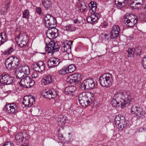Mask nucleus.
Wrapping results in <instances>:
<instances>
[{
  "mask_svg": "<svg viewBox=\"0 0 146 146\" xmlns=\"http://www.w3.org/2000/svg\"><path fill=\"white\" fill-rule=\"evenodd\" d=\"M134 18L130 19L125 18V23L127 27H131L133 26L137 22V17L133 16Z\"/></svg>",
  "mask_w": 146,
  "mask_h": 146,
  "instance_id": "obj_18",
  "label": "nucleus"
},
{
  "mask_svg": "<svg viewBox=\"0 0 146 146\" xmlns=\"http://www.w3.org/2000/svg\"><path fill=\"white\" fill-rule=\"evenodd\" d=\"M89 7L90 9V8L94 7H97V4L95 2H91L90 4L89 5Z\"/></svg>",
  "mask_w": 146,
  "mask_h": 146,
  "instance_id": "obj_49",
  "label": "nucleus"
},
{
  "mask_svg": "<svg viewBox=\"0 0 146 146\" xmlns=\"http://www.w3.org/2000/svg\"><path fill=\"white\" fill-rule=\"evenodd\" d=\"M17 43L20 47L25 46L28 42V36L25 34H20L17 37Z\"/></svg>",
  "mask_w": 146,
  "mask_h": 146,
  "instance_id": "obj_10",
  "label": "nucleus"
},
{
  "mask_svg": "<svg viewBox=\"0 0 146 146\" xmlns=\"http://www.w3.org/2000/svg\"><path fill=\"white\" fill-rule=\"evenodd\" d=\"M65 30L66 31H73L74 30L73 28V25L71 24H69L65 27Z\"/></svg>",
  "mask_w": 146,
  "mask_h": 146,
  "instance_id": "obj_40",
  "label": "nucleus"
},
{
  "mask_svg": "<svg viewBox=\"0 0 146 146\" xmlns=\"http://www.w3.org/2000/svg\"><path fill=\"white\" fill-rule=\"evenodd\" d=\"M121 98L124 102L121 103L122 107H125L126 104H129L131 102H133V99L132 97L130 92L129 91H124L121 93Z\"/></svg>",
  "mask_w": 146,
  "mask_h": 146,
  "instance_id": "obj_5",
  "label": "nucleus"
},
{
  "mask_svg": "<svg viewBox=\"0 0 146 146\" xmlns=\"http://www.w3.org/2000/svg\"><path fill=\"white\" fill-rule=\"evenodd\" d=\"M76 89V87L74 86H68L64 90V93L69 96H73L74 94V91Z\"/></svg>",
  "mask_w": 146,
  "mask_h": 146,
  "instance_id": "obj_21",
  "label": "nucleus"
},
{
  "mask_svg": "<svg viewBox=\"0 0 146 146\" xmlns=\"http://www.w3.org/2000/svg\"><path fill=\"white\" fill-rule=\"evenodd\" d=\"M95 85V83L92 78L87 79L84 80L81 84L82 88L88 90L93 88Z\"/></svg>",
  "mask_w": 146,
  "mask_h": 146,
  "instance_id": "obj_8",
  "label": "nucleus"
},
{
  "mask_svg": "<svg viewBox=\"0 0 146 146\" xmlns=\"http://www.w3.org/2000/svg\"><path fill=\"white\" fill-rule=\"evenodd\" d=\"M10 104V105L11 106H13V108H14L15 109H17V106H16L15 104L14 103H11L10 104Z\"/></svg>",
  "mask_w": 146,
  "mask_h": 146,
  "instance_id": "obj_59",
  "label": "nucleus"
},
{
  "mask_svg": "<svg viewBox=\"0 0 146 146\" xmlns=\"http://www.w3.org/2000/svg\"><path fill=\"white\" fill-rule=\"evenodd\" d=\"M19 70L23 73L25 75H29L30 73V69L29 67L26 65H22L19 68Z\"/></svg>",
  "mask_w": 146,
  "mask_h": 146,
  "instance_id": "obj_24",
  "label": "nucleus"
},
{
  "mask_svg": "<svg viewBox=\"0 0 146 146\" xmlns=\"http://www.w3.org/2000/svg\"><path fill=\"white\" fill-rule=\"evenodd\" d=\"M135 51V48H129L127 50V52H128V57H133Z\"/></svg>",
  "mask_w": 146,
  "mask_h": 146,
  "instance_id": "obj_32",
  "label": "nucleus"
},
{
  "mask_svg": "<svg viewBox=\"0 0 146 146\" xmlns=\"http://www.w3.org/2000/svg\"><path fill=\"white\" fill-rule=\"evenodd\" d=\"M102 35H103V36H102L103 37V39L106 41L109 40L110 38H112L111 37V35H110L109 34H102Z\"/></svg>",
  "mask_w": 146,
  "mask_h": 146,
  "instance_id": "obj_38",
  "label": "nucleus"
},
{
  "mask_svg": "<svg viewBox=\"0 0 146 146\" xmlns=\"http://www.w3.org/2000/svg\"><path fill=\"white\" fill-rule=\"evenodd\" d=\"M22 104L23 105H24L26 107H31V106L30 105V104H29V102H28V101H27V100H25V101L24 100V98L23 99V102Z\"/></svg>",
  "mask_w": 146,
  "mask_h": 146,
  "instance_id": "obj_45",
  "label": "nucleus"
},
{
  "mask_svg": "<svg viewBox=\"0 0 146 146\" xmlns=\"http://www.w3.org/2000/svg\"><path fill=\"white\" fill-rule=\"evenodd\" d=\"M135 53L137 55H139L141 51V47H138L135 49Z\"/></svg>",
  "mask_w": 146,
  "mask_h": 146,
  "instance_id": "obj_44",
  "label": "nucleus"
},
{
  "mask_svg": "<svg viewBox=\"0 0 146 146\" xmlns=\"http://www.w3.org/2000/svg\"><path fill=\"white\" fill-rule=\"evenodd\" d=\"M32 111L35 113H38L39 111V109L37 107H33L31 108Z\"/></svg>",
  "mask_w": 146,
  "mask_h": 146,
  "instance_id": "obj_47",
  "label": "nucleus"
},
{
  "mask_svg": "<svg viewBox=\"0 0 146 146\" xmlns=\"http://www.w3.org/2000/svg\"><path fill=\"white\" fill-rule=\"evenodd\" d=\"M15 73L16 74V78L21 79L24 76V75H25L24 73L21 72L19 70L18 71L16 70L15 71Z\"/></svg>",
  "mask_w": 146,
  "mask_h": 146,
  "instance_id": "obj_33",
  "label": "nucleus"
},
{
  "mask_svg": "<svg viewBox=\"0 0 146 146\" xmlns=\"http://www.w3.org/2000/svg\"><path fill=\"white\" fill-rule=\"evenodd\" d=\"M6 7V9L7 10V9H8L9 8V3H8L5 6Z\"/></svg>",
  "mask_w": 146,
  "mask_h": 146,
  "instance_id": "obj_60",
  "label": "nucleus"
},
{
  "mask_svg": "<svg viewBox=\"0 0 146 146\" xmlns=\"http://www.w3.org/2000/svg\"><path fill=\"white\" fill-rule=\"evenodd\" d=\"M19 84L21 86L28 88L33 86L35 82L30 77L26 76L21 79Z\"/></svg>",
  "mask_w": 146,
  "mask_h": 146,
  "instance_id": "obj_6",
  "label": "nucleus"
},
{
  "mask_svg": "<svg viewBox=\"0 0 146 146\" xmlns=\"http://www.w3.org/2000/svg\"><path fill=\"white\" fill-rule=\"evenodd\" d=\"M24 100L25 101V100L28 101V102H29L30 104V105L31 107L32 105L35 104V97L33 96L32 97L31 95L26 96L24 98Z\"/></svg>",
  "mask_w": 146,
  "mask_h": 146,
  "instance_id": "obj_27",
  "label": "nucleus"
},
{
  "mask_svg": "<svg viewBox=\"0 0 146 146\" xmlns=\"http://www.w3.org/2000/svg\"><path fill=\"white\" fill-rule=\"evenodd\" d=\"M113 79L111 75L109 73H106L100 77L99 81L100 85L103 87H108L112 84Z\"/></svg>",
  "mask_w": 146,
  "mask_h": 146,
  "instance_id": "obj_3",
  "label": "nucleus"
},
{
  "mask_svg": "<svg viewBox=\"0 0 146 146\" xmlns=\"http://www.w3.org/2000/svg\"><path fill=\"white\" fill-rule=\"evenodd\" d=\"M115 4L118 7L121 9L126 6L127 1L126 0H115Z\"/></svg>",
  "mask_w": 146,
  "mask_h": 146,
  "instance_id": "obj_23",
  "label": "nucleus"
},
{
  "mask_svg": "<svg viewBox=\"0 0 146 146\" xmlns=\"http://www.w3.org/2000/svg\"><path fill=\"white\" fill-rule=\"evenodd\" d=\"M3 146H13V143H11L9 142H7L5 143V144Z\"/></svg>",
  "mask_w": 146,
  "mask_h": 146,
  "instance_id": "obj_53",
  "label": "nucleus"
},
{
  "mask_svg": "<svg viewBox=\"0 0 146 146\" xmlns=\"http://www.w3.org/2000/svg\"><path fill=\"white\" fill-rule=\"evenodd\" d=\"M143 0H133L130 3V7L133 9H139L143 4Z\"/></svg>",
  "mask_w": 146,
  "mask_h": 146,
  "instance_id": "obj_15",
  "label": "nucleus"
},
{
  "mask_svg": "<svg viewBox=\"0 0 146 146\" xmlns=\"http://www.w3.org/2000/svg\"><path fill=\"white\" fill-rule=\"evenodd\" d=\"M5 110L9 114H12L15 112H17L18 111L16 108L15 109L13 106H11L10 104H8L5 106Z\"/></svg>",
  "mask_w": 146,
  "mask_h": 146,
  "instance_id": "obj_22",
  "label": "nucleus"
},
{
  "mask_svg": "<svg viewBox=\"0 0 146 146\" xmlns=\"http://www.w3.org/2000/svg\"><path fill=\"white\" fill-rule=\"evenodd\" d=\"M78 101L80 104L88 105L94 100V95L90 92H83L80 94L78 96Z\"/></svg>",
  "mask_w": 146,
  "mask_h": 146,
  "instance_id": "obj_1",
  "label": "nucleus"
},
{
  "mask_svg": "<svg viewBox=\"0 0 146 146\" xmlns=\"http://www.w3.org/2000/svg\"><path fill=\"white\" fill-rule=\"evenodd\" d=\"M142 66L144 69H146V63H145V64L143 63Z\"/></svg>",
  "mask_w": 146,
  "mask_h": 146,
  "instance_id": "obj_61",
  "label": "nucleus"
},
{
  "mask_svg": "<svg viewBox=\"0 0 146 146\" xmlns=\"http://www.w3.org/2000/svg\"><path fill=\"white\" fill-rule=\"evenodd\" d=\"M97 7H94L90 8V9H91V10H90V11L91 12V13H92V12H93V13H95Z\"/></svg>",
  "mask_w": 146,
  "mask_h": 146,
  "instance_id": "obj_52",
  "label": "nucleus"
},
{
  "mask_svg": "<svg viewBox=\"0 0 146 146\" xmlns=\"http://www.w3.org/2000/svg\"><path fill=\"white\" fill-rule=\"evenodd\" d=\"M56 20H53L52 21L48 20L45 21V24L46 27L48 28L55 27L56 26Z\"/></svg>",
  "mask_w": 146,
  "mask_h": 146,
  "instance_id": "obj_26",
  "label": "nucleus"
},
{
  "mask_svg": "<svg viewBox=\"0 0 146 146\" xmlns=\"http://www.w3.org/2000/svg\"><path fill=\"white\" fill-rule=\"evenodd\" d=\"M68 120V119L66 117L62 115L56 118V122L58 125L59 126H61L60 128H61L62 129H63L62 127L61 126L64 125Z\"/></svg>",
  "mask_w": 146,
  "mask_h": 146,
  "instance_id": "obj_20",
  "label": "nucleus"
},
{
  "mask_svg": "<svg viewBox=\"0 0 146 146\" xmlns=\"http://www.w3.org/2000/svg\"><path fill=\"white\" fill-rule=\"evenodd\" d=\"M6 42L3 40V39L1 37V36H0V45H2L4 44Z\"/></svg>",
  "mask_w": 146,
  "mask_h": 146,
  "instance_id": "obj_56",
  "label": "nucleus"
},
{
  "mask_svg": "<svg viewBox=\"0 0 146 146\" xmlns=\"http://www.w3.org/2000/svg\"><path fill=\"white\" fill-rule=\"evenodd\" d=\"M19 59L17 57H10L5 60L6 67L9 70L15 69L19 65Z\"/></svg>",
  "mask_w": 146,
  "mask_h": 146,
  "instance_id": "obj_2",
  "label": "nucleus"
},
{
  "mask_svg": "<svg viewBox=\"0 0 146 146\" xmlns=\"http://www.w3.org/2000/svg\"><path fill=\"white\" fill-rule=\"evenodd\" d=\"M67 72L68 73H71L74 72L75 70V67L73 64L70 65L67 68Z\"/></svg>",
  "mask_w": 146,
  "mask_h": 146,
  "instance_id": "obj_34",
  "label": "nucleus"
},
{
  "mask_svg": "<svg viewBox=\"0 0 146 146\" xmlns=\"http://www.w3.org/2000/svg\"><path fill=\"white\" fill-rule=\"evenodd\" d=\"M0 36H1V38L3 40L5 41L6 42L7 41V38L5 32H3L0 34Z\"/></svg>",
  "mask_w": 146,
  "mask_h": 146,
  "instance_id": "obj_42",
  "label": "nucleus"
},
{
  "mask_svg": "<svg viewBox=\"0 0 146 146\" xmlns=\"http://www.w3.org/2000/svg\"><path fill=\"white\" fill-rule=\"evenodd\" d=\"M81 80V76L79 73L73 74L68 76L66 82L69 84H72L74 82H78Z\"/></svg>",
  "mask_w": 146,
  "mask_h": 146,
  "instance_id": "obj_9",
  "label": "nucleus"
},
{
  "mask_svg": "<svg viewBox=\"0 0 146 146\" xmlns=\"http://www.w3.org/2000/svg\"><path fill=\"white\" fill-rule=\"evenodd\" d=\"M115 125L118 126L119 128L123 129L126 127H129V124L125 121L124 117L121 115H119L116 116L114 120Z\"/></svg>",
  "mask_w": 146,
  "mask_h": 146,
  "instance_id": "obj_4",
  "label": "nucleus"
},
{
  "mask_svg": "<svg viewBox=\"0 0 146 146\" xmlns=\"http://www.w3.org/2000/svg\"><path fill=\"white\" fill-rule=\"evenodd\" d=\"M119 104L120 103L119 102H117V101L115 99H113L111 102V104L112 106L114 107L118 106H118H119Z\"/></svg>",
  "mask_w": 146,
  "mask_h": 146,
  "instance_id": "obj_41",
  "label": "nucleus"
},
{
  "mask_svg": "<svg viewBox=\"0 0 146 146\" xmlns=\"http://www.w3.org/2000/svg\"><path fill=\"white\" fill-rule=\"evenodd\" d=\"M94 15L96 18H97V19L100 17V14L99 13H96V12L94 13H92Z\"/></svg>",
  "mask_w": 146,
  "mask_h": 146,
  "instance_id": "obj_55",
  "label": "nucleus"
},
{
  "mask_svg": "<svg viewBox=\"0 0 146 146\" xmlns=\"http://www.w3.org/2000/svg\"><path fill=\"white\" fill-rule=\"evenodd\" d=\"M57 94V93L56 91L54 89H52L46 92L44 96L46 98L50 99L55 98L56 97Z\"/></svg>",
  "mask_w": 146,
  "mask_h": 146,
  "instance_id": "obj_19",
  "label": "nucleus"
},
{
  "mask_svg": "<svg viewBox=\"0 0 146 146\" xmlns=\"http://www.w3.org/2000/svg\"><path fill=\"white\" fill-rule=\"evenodd\" d=\"M58 73L61 74H65L68 73V72H67V67H63L58 71Z\"/></svg>",
  "mask_w": 146,
  "mask_h": 146,
  "instance_id": "obj_36",
  "label": "nucleus"
},
{
  "mask_svg": "<svg viewBox=\"0 0 146 146\" xmlns=\"http://www.w3.org/2000/svg\"><path fill=\"white\" fill-rule=\"evenodd\" d=\"M13 51V48L11 47L9 48L8 50H6L3 53V54L4 55H9Z\"/></svg>",
  "mask_w": 146,
  "mask_h": 146,
  "instance_id": "obj_39",
  "label": "nucleus"
},
{
  "mask_svg": "<svg viewBox=\"0 0 146 146\" xmlns=\"http://www.w3.org/2000/svg\"><path fill=\"white\" fill-rule=\"evenodd\" d=\"M52 82L51 76L47 75L42 80V85H46L52 83Z\"/></svg>",
  "mask_w": 146,
  "mask_h": 146,
  "instance_id": "obj_25",
  "label": "nucleus"
},
{
  "mask_svg": "<svg viewBox=\"0 0 146 146\" xmlns=\"http://www.w3.org/2000/svg\"><path fill=\"white\" fill-rule=\"evenodd\" d=\"M78 7L76 8V10L79 12H84L86 8V6L85 4L83 3L82 4L81 3H79L78 4Z\"/></svg>",
  "mask_w": 146,
  "mask_h": 146,
  "instance_id": "obj_30",
  "label": "nucleus"
},
{
  "mask_svg": "<svg viewBox=\"0 0 146 146\" xmlns=\"http://www.w3.org/2000/svg\"><path fill=\"white\" fill-rule=\"evenodd\" d=\"M56 44L54 42V41H51L49 43V45L48 46L50 47L56 48Z\"/></svg>",
  "mask_w": 146,
  "mask_h": 146,
  "instance_id": "obj_46",
  "label": "nucleus"
},
{
  "mask_svg": "<svg viewBox=\"0 0 146 146\" xmlns=\"http://www.w3.org/2000/svg\"><path fill=\"white\" fill-rule=\"evenodd\" d=\"M144 9L145 11H146V5L144 8Z\"/></svg>",
  "mask_w": 146,
  "mask_h": 146,
  "instance_id": "obj_63",
  "label": "nucleus"
},
{
  "mask_svg": "<svg viewBox=\"0 0 146 146\" xmlns=\"http://www.w3.org/2000/svg\"><path fill=\"white\" fill-rule=\"evenodd\" d=\"M61 62V60L56 57H53L49 60L48 62V66L49 68H55L58 66Z\"/></svg>",
  "mask_w": 146,
  "mask_h": 146,
  "instance_id": "obj_13",
  "label": "nucleus"
},
{
  "mask_svg": "<svg viewBox=\"0 0 146 146\" xmlns=\"http://www.w3.org/2000/svg\"><path fill=\"white\" fill-rule=\"evenodd\" d=\"M23 17L27 19H28L29 18V12L28 9L25 10L23 13Z\"/></svg>",
  "mask_w": 146,
  "mask_h": 146,
  "instance_id": "obj_35",
  "label": "nucleus"
},
{
  "mask_svg": "<svg viewBox=\"0 0 146 146\" xmlns=\"http://www.w3.org/2000/svg\"><path fill=\"white\" fill-rule=\"evenodd\" d=\"M15 140L17 144L23 141L24 139L23 134L22 133H18L15 135Z\"/></svg>",
  "mask_w": 146,
  "mask_h": 146,
  "instance_id": "obj_28",
  "label": "nucleus"
},
{
  "mask_svg": "<svg viewBox=\"0 0 146 146\" xmlns=\"http://www.w3.org/2000/svg\"><path fill=\"white\" fill-rule=\"evenodd\" d=\"M119 27L116 25H114L112 28L111 33V37L112 39H116L119 36L120 31Z\"/></svg>",
  "mask_w": 146,
  "mask_h": 146,
  "instance_id": "obj_17",
  "label": "nucleus"
},
{
  "mask_svg": "<svg viewBox=\"0 0 146 146\" xmlns=\"http://www.w3.org/2000/svg\"><path fill=\"white\" fill-rule=\"evenodd\" d=\"M131 112L132 114L135 113L137 116L141 117L146 114V112L141 108H137L136 106H132L131 109Z\"/></svg>",
  "mask_w": 146,
  "mask_h": 146,
  "instance_id": "obj_12",
  "label": "nucleus"
},
{
  "mask_svg": "<svg viewBox=\"0 0 146 146\" xmlns=\"http://www.w3.org/2000/svg\"><path fill=\"white\" fill-rule=\"evenodd\" d=\"M44 19L45 21H46L49 20L52 21L53 19H55V20H56V19L54 18L49 15H47L45 17Z\"/></svg>",
  "mask_w": 146,
  "mask_h": 146,
  "instance_id": "obj_37",
  "label": "nucleus"
},
{
  "mask_svg": "<svg viewBox=\"0 0 146 146\" xmlns=\"http://www.w3.org/2000/svg\"><path fill=\"white\" fill-rule=\"evenodd\" d=\"M59 47L58 46L56 48H54L50 47L49 46L46 45V47H45V50L46 51H47L48 53H52V54L55 51H58L59 50Z\"/></svg>",
  "mask_w": 146,
  "mask_h": 146,
  "instance_id": "obj_31",
  "label": "nucleus"
},
{
  "mask_svg": "<svg viewBox=\"0 0 146 146\" xmlns=\"http://www.w3.org/2000/svg\"><path fill=\"white\" fill-rule=\"evenodd\" d=\"M60 128H59V129H58V132H60Z\"/></svg>",
  "mask_w": 146,
  "mask_h": 146,
  "instance_id": "obj_64",
  "label": "nucleus"
},
{
  "mask_svg": "<svg viewBox=\"0 0 146 146\" xmlns=\"http://www.w3.org/2000/svg\"><path fill=\"white\" fill-rule=\"evenodd\" d=\"M57 135V136L58 137L60 141H62V140H63V139H64L63 135L61 133H58V134Z\"/></svg>",
  "mask_w": 146,
  "mask_h": 146,
  "instance_id": "obj_48",
  "label": "nucleus"
},
{
  "mask_svg": "<svg viewBox=\"0 0 146 146\" xmlns=\"http://www.w3.org/2000/svg\"><path fill=\"white\" fill-rule=\"evenodd\" d=\"M41 2L42 5L46 9H48L51 5V0H41Z\"/></svg>",
  "mask_w": 146,
  "mask_h": 146,
  "instance_id": "obj_29",
  "label": "nucleus"
},
{
  "mask_svg": "<svg viewBox=\"0 0 146 146\" xmlns=\"http://www.w3.org/2000/svg\"><path fill=\"white\" fill-rule=\"evenodd\" d=\"M91 56L92 59H94L97 57V54L96 53L92 52L91 53Z\"/></svg>",
  "mask_w": 146,
  "mask_h": 146,
  "instance_id": "obj_51",
  "label": "nucleus"
},
{
  "mask_svg": "<svg viewBox=\"0 0 146 146\" xmlns=\"http://www.w3.org/2000/svg\"><path fill=\"white\" fill-rule=\"evenodd\" d=\"M90 17H91V23H92L95 21H96L97 20V18H96V16L93 14L91 13V15L90 16Z\"/></svg>",
  "mask_w": 146,
  "mask_h": 146,
  "instance_id": "obj_43",
  "label": "nucleus"
},
{
  "mask_svg": "<svg viewBox=\"0 0 146 146\" xmlns=\"http://www.w3.org/2000/svg\"><path fill=\"white\" fill-rule=\"evenodd\" d=\"M91 17L90 16H88L87 18V21L88 23H91Z\"/></svg>",
  "mask_w": 146,
  "mask_h": 146,
  "instance_id": "obj_57",
  "label": "nucleus"
},
{
  "mask_svg": "<svg viewBox=\"0 0 146 146\" xmlns=\"http://www.w3.org/2000/svg\"><path fill=\"white\" fill-rule=\"evenodd\" d=\"M58 30L53 27L48 29L46 33L47 37L50 39L55 38L58 36Z\"/></svg>",
  "mask_w": 146,
  "mask_h": 146,
  "instance_id": "obj_11",
  "label": "nucleus"
},
{
  "mask_svg": "<svg viewBox=\"0 0 146 146\" xmlns=\"http://www.w3.org/2000/svg\"><path fill=\"white\" fill-rule=\"evenodd\" d=\"M33 68L35 71L40 72L45 70L44 64L43 62L39 61L37 63L33 64Z\"/></svg>",
  "mask_w": 146,
  "mask_h": 146,
  "instance_id": "obj_14",
  "label": "nucleus"
},
{
  "mask_svg": "<svg viewBox=\"0 0 146 146\" xmlns=\"http://www.w3.org/2000/svg\"><path fill=\"white\" fill-rule=\"evenodd\" d=\"M78 21V19H76L74 21V23L75 24Z\"/></svg>",
  "mask_w": 146,
  "mask_h": 146,
  "instance_id": "obj_62",
  "label": "nucleus"
},
{
  "mask_svg": "<svg viewBox=\"0 0 146 146\" xmlns=\"http://www.w3.org/2000/svg\"><path fill=\"white\" fill-rule=\"evenodd\" d=\"M7 10L5 8L3 7L1 10V14L2 15L7 12Z\"/></svg>",
  "mask_w": 146,
  "mask_h": 146,
  "instance_id": "obj_54",
  "label": "nucleus"
},
{
  "mask_svg": "<svg viewBox=\"0 0 146 146\" xmlns=\"http://www.w3.org/2000/svg\"><path fill=\"white\" fill-rule=\"evenodd\" d=\"M36 11L37 13H38L39 15L41 14V9L40 7H36Z\"/></svg>",
  "mask_w": 146,
  "mask_h": 146,
  "instance_id": "obj_50",
  "label": "nucleus"
},
{
  "mask_svg": "<svg viewBox=\"0 0 146 146\" xmlns=\"http://www.w3.org/2000/svg\"><path fill=\"white\" fill-rule=\"evenodd\" d=\"M13 77L6 73H3L0 76V83L5 85L12 84L13 82Z\"/></svg>",
  "mask_w": 146,
  "mask_h": 146,
  "instance_id": "obj_7",
  "label": "nucleus"
},
{
  "mask_svg": "<svg viewBox=\"0 0 146 146\" xmlns=\"http://www.w3.org/2000/svg\"><path fill=\"white\" fill-rule=\"evenodd\" d=\"M72 44V42L71 41H66L64 44L63 47L61 48L63 52H66L67 53L65 55H68L69 53L71 51V46Z\"/></svg>",
  "mask_w": 146,
  "mask_h": 146,
  "instance_id": "obj_16",
  "label": "nucleus"
},
{
  "mask_svg": "<svg viewBox=\"0 0 146 146\" xmlns=\"http://www.w3.org/2000/svg\"><path fill=\"white\" fill-rule=\"evenodd\" d=\"M31 76L32 78H35L37 77L38 75L37 73H34Z\"/></svg>",
  "mask_w": 146,
  "mask_h": 146,
  "instance_id": "obj_58",
  "label": "nucleus"
}]
</instances>
